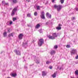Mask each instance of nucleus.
Masks as SVG:
<instances>
[{
	"label": "nucleus",
	"instance_id": "28",
	"mask_svg": "<svg viewBox=\"0 0 78 78\" xmlns=\"http://www.w3.org/2000/svg\"><path fill=\"white\" fill-rule=\"evenodd\" d=\"M50 63V62L48 61H47V62H46V64H49Z\"/></svg>",
	"mask_w": 78,
	"mask_h": 78
},
{
	"label": "nucleus",
	"instance_id": "30",
	"mask_svg": "<svg viewBox=\"0 0 78 78\" xmlns=\"http://www.w3.org/2000/svg\"><path fill=\"white\" fill-rule=\"evenodd\" d=\"M66 47H67V48H70V45H66Z\"/></svg>",
	"mask_w": 78,
	"mask_h": 78
},
{
	"label": "nucleus",
	"instance_id": "32",
	"mask_svg": "<svg viewBox=\"0 0 78 78\" xmlns=\"http://www.w3.org/2000/svg\"><path fill=\"white\" fill-rule=\"evenodd\" d=\"M75 17H73L72 18V20H75Z\"/></svg>",
	"mask_w": 78,
	"mask_h": 78
},
{
	"label": "nucleus",
	"instance_id": "1",
	"mask_svg": "<svg viewBox=\"0 0 78 78\" xmlns=\"http://www.w3.org/2000/svg\"><path fill=\"white\" fill-rule=\"evenodd\" d=\"M54 8L55 9H56L57 11L58 12H59L61 10V9L62 8V6L61 5H55L54 6Z\"/></svg>",
	"mask_w": 78,
	"mask_h": 78
},
{
	"label": "nucleus",
	"instance_id": "24",
	"mask_svg": "<svg viewBox=\"0 0 78 78\" xmlns=\"http://www.w3.org/2000/svg\"><path fill=\"white\" fill-rule=\"evenodd\" d=\"M10 36H12V37H13V35L11 33L10 34H9V37H10Z\"/></svg>",
	"mask_w": 78,
	"mask_h": 78
},
{
	"label": "nucleus",
	"instance_id": "49",
	"mask_svg": "<svg viewBox=\"0 0 78 78\" xmlns=\"http://www.w3.org/2000/svg\"><path fill=\"white\" fill-rule=\"evenodd\" d=\"M30 2V0H29L28 1V2Z\"/></svg>",
	"mask_w": 78,
	"mask_h": 78
},
{
	"label": "nucleus",
	"instance_id": "5",
	"mask_svg": "<svg viewBox=\"0 0 78 78\" xmlns=\"http://www.w3.org/2000/svg\"><path fill=\"white\" fill-rule=\"evenodd\" d=\"M40 17L42 19H45V13H44V12H41Z\"/></svg>",
	"mask_w": 78,
	"mask_h": 78
},
{
	"label": "nucleus",
	"instance_id": "55",
	"mask_svg": "<svg viewBox=\"0 0 78 78\" xmlns=\"http://www.w3.org/2000/svg\"><path fill=\"white\" fill-rule=\"evenodd\" d=\"M77 78H78V77H77Z\"/></svg>",
	"mask_w": 78,
	"mask_h": 78
},
{
	"label": "nucleus",
	"instance_id": "18",
	"mask_svg": "<svg viewBox=\"0 0 78 78\" xmlns=\"http://www.w3.org/2000/svg\"><path fill=\"white\" fill-rule=\"evenodd\" d=\"M56 29L57 30H60L61 29V27H56Z\"/></svg>",
	"mask_w": 78,
	"mask_h": 78
},
{
	"label": "nucleus",
	"instance_id": "48",
	"mask_svg": "<svg viewBox=\"0 0 78 78\" xmlns=\"http://www.w3.org/2000/svg\"><path fill=\"white\" fill-rule=\"evenodd\" d=\"M61 69V67H60L59 69V70H60Z\"/></svg>",
	"mask_w": 78,
	"mask_h": 78
},
{
	"label": "nucleus",
	"instance_id": "47",
	"mask_svg": "<svg viewBox=\"0 0 78 78\" xmlns=\"http://www.w3.org/2000/svg\"><path fill=\"white\" fill-rule=\"evenodd\" d=\"M34 65V64H33V65H30V66H32V65Z\"/></svg>",
	"mask_w": 78,
	"mask_h": 78
},
{
	"label": "nucleus",
	"instance_id": "11",
	"mask_svg": "<svg viewBox=\"0 0 78 78\" xmlns=\"http://www.w3.org/2000/svg\"><path fill=\"white\" fill-rule=\"evenodd\" d=\"M47 75V73H45V71H43L42 72V76H45Z\"/></svg>",
	"mask_w": 78,
	"mask_h": 78
},
{
	"label": "nucleus",
	"instance_id": "45",
	"mask_svg": "<svg viewBox=\"0 0 78 78\" xmlns=\"http://www.w3.org/2000/svg\"><path fill=\"white\" fill-rule=\"evenodd\" d=\"M55 0H53L52 1V2H54Z\"/></svg>",
	"mask_w": 78,
	"mask_h": 78
},
{
	"label": "nucleus",
	"instance_id": "9",
	"mask_svg": "<svg viewBox=\"0 0 78 78\" xmlns=\"http://www.w3.org/2000/svg\"><path fill=\"white\" fill-rule=\"evenodd\" d=\"M76 53V50L74 49H73L71 51V55H73V54H75Z\"/></svg>",
	"mask_w": 78,
	"mask_h": 78
},
{
	"label": "nucleus",
	"instance_id": "34",
	"mask_svg": "<svg viewBox=\"0 0 78 78\" xmlns=\"http://www.w3.org/2000/svg\"><path fill=\"white\" fill-rule=\"evenodd\" d=\"M10 28H8V32H9V33H10Z\"/></svg>",
	"mask_w": 78,
	"mask_h": 78
},
{
	"label": "nucleus",
	"instance_id": "54",
	"mask_svg": "<svg viewBox=\"0 0 78 78\" xmlns=\"http://www.w3.org/2000/svg\"><path fill=\"white\" fill-rule=\"evenodd\" d=\"M74 42H75V41H74Z\"/></svg>",
	"mask_w": 78,
	"mask_h": 78
},
{
	"label": "nucleus",
	"instance_id": "7",
	"mask_svg": "<svg viewBox=\"0 0 78 78\" xmlns=\"http://www.w3.org/2000/svg\"><path fill=\"white\" fill-rule=\"evenodd\" d=\"M27 44H28V41H24V42H23V44H22V45L23 47H25L27 46Z\"/></svg>",
	"mask_w": 78,
	"mask_h": 78
},
{
	"label": "nucleus",
	"instance_id": "13",
	"mask_svg": "<svg viewBox=\"0 0 78 78\" xmlns=\"http://www.w3.org/2000/svg\"><path fill=\"white\" fill-rule=\"evenodd\" d=\"M36 63H37V64H38L40 63V61H39V58L37 59L36 61Z\"/></svg>",
	"mask_w": 78,
	"mask_h": 78
},
{
	"label": "nucleus",
	"instance_id": "2",
	"mask_svg": "<svg viewBox=\"0 0 78 78\" xmlns=\"http://www.w3.org/2000/svg\"><path fill=\"white\" fill-rule=\"evenodd\" d=\"M58 36V34L56 33H54L52 35V36L49 35L48 37L50 39H55V37H56Z\"/></svg>",
	"mask_w": 78,
	"mask_h": 78
},
{
	"label": "nucleus",
	"instance_id": "21",
	"mask_svg": "<svg viewBox=\"0 0 78 78\" xmlns=\"http://www.w3.org/2000/svg\"><path fill=\"white\" fill-rule=\"evenodd\" d=\"M2 3L3 4H5V5H6L8 4V3H5V1H2Z\"/></svg>",
	"mask_w": 78,
	"mask_h": 78
},
{
	"label": "nucleus",
	"instance_id": "3",
	"mask_svg": "<svg viewBox=\"0 0 78 78\" xmlns=\"http://www.w3.org/2000/svg\"><path fill=\"white\" fill-rule=\"evenodd\" d=\"M44 43V39L42 38L40 39L39 40L38 43V46L39 47H41Z\"/></svg>",
	"mask_w": 78,
	"mask_h": 78
},
{
	"label": "nucleus",
	"instance_id": "53",
	"mask_svg": "<svg viewBox=\"0 0 78 78\" xmlns=\"http://www.w3.org/2000/svg\"><path fill=\"white\" fill-rule=\"evenodd\" d=\"M27 1H28V0H27Z\"/></svg>",
	"mask_w": 78,
	"mask_h": 78
},
{
	"label": "nucleus",
	"instance_id": "23",
	"mask_svg": "<svg viewBox=\"0 0 78 78\" xmlns=\"http://www.w3.org/2000/svg\"><path fill=\"white\" fill-rule=\"evenodd\" d=\"M27 17H31V14L30 13H28L27 15Z\"/></svg>",
	"mask_w": 78,
	"mask_h": 78
},
{
	"label": "nucleus",
	"instance_id": "19",
	"mask_svg": "<svg viewBox=\"0 0 78 78\" xmlns=\"http://www.w3.org/2000/svg\"><path fill=\"white\" fill-rule=\"evenodd\" d=\"M12 1L13 3H17V0H10Z\"/></svg>",
	"mask_w": 78,
	"mask_h": 78
},
{
	"label": "nucleus",
	"instance_id": "43",
	"mask_svg": "<svg viewBox=\"0 0 78 78\" xmlns=\"http://www.w3.org/2000/svg\"><path fill=\"white\" fill-rule=\"evenodd\" d=\"M24 68H25V69H27V66H25Z\"/></svg>",
	"mask_w": 78,
	"mask_h": 78
},
{
	"label": "nucleus",
	"instance_id": "12",
	"mask_svg": "<svg viewBox=\"0 0 78 78\" xmlns=\"http://www.w3.org/2000/svg\"><path fill=\"white\" fill-rule=\"evenodd\" d=\"M55 51L52 50L51 51L50 53H51V54L52 55H55Z\"/></svg>",
	"mask_w": 78,
	"mask_h": 78
},
{
	"label": "nucleus",
	"instance_id": "26",
	"mask_svg": "<svg viewBox=\"0 0 78 78\" xmlns=\"http://www.w3.org/2000/svg\"><path fill=\"white\" fill-rule=\"evenodd\" d=\"M37 10H40V7L39 6H37Z\"/></svg>",
	"mask_w": 78,
	"mask_h": 78
},
{
	"label": "nucleus",
	"instance_id": "33",
	"mask_svg": "<svg viewBox=\"0 0 78 78\" xmlns=\"http://www.w3.org/2000/svg\"><path fill=\"white\" fill-rule=\"evenodd\" d=\"M49 24V22H47L46 23V25H48Z\"/></svg>",
	"mask_w": 78,
	"mask_h": 78
},
{
	"label": "nucleus",
	"instance_id": "50",
	"mask_svg": "<svg viewBox=\"0 0 78 78\" xmlns=\"http://www.w3.org/2000/svg\"><path fill=\"white\" fill-rule=\"evenodd\" d=\"M10 9H12V8H10Z\"/></svg>",
	"mask_w": 78,
	"mask_h": 78
},
{
	"label": "nucleus",
	"instance_id": "39",
	"mask_svg": "<svg viewBox=\"0 0 78 78\" xmlns=\"http://www.w3.org/2000/svg\"><path fill=\"white\" fill-rule=\"evenodd\" d=\"M23 58L24 61H26V60H25V56L23 57Z\"/></svg>",
	"mask_w": 78,
	"mask_h": 78
},
{
	"label": "nucleus",
	"instance_id": "15",
	"mask_svg": "<svg viewBox=\"0 0 78 78\" xmlns=\"http://www.w3.org/2000/svg\"><path fill=\"white\" fill-rule=\"evenodd\" d=\"M41 27V25H40V24H37L36 26L35 27V28H39V27Z\"/></svg>",
	"mask_w": 78,
	"mask_h": 78
},
{
	"label": "nucleus",
	"instance_id": "25",
	"mask_svg": "<svg viewBox=\"0 0 78 78\" xmlns=\"http://www.w3.org/2000/svg\"><path fill=\"white\" fill-rule=\"evenodd\" d=\"M38 31H39V32H40V33H42V29H39Z\"/></svg>",
	"mask_w": 78,
	"mask_h": 78
},
{
	"label": "nucleus",
	"instance_id": "38",
	"mask_svg": "<svg viewBox=\"0 0 78 78\" xmlns=\"http://www.w3.org/2000/svg\"><path fill=\"white\" fill-rule=\"evenodd\" d=\"M27 25L28 27H31V25L27 24Z\"/></svg>",
	"mask_w": 78,
	"mask_h": 78
},
{
	"label": "nucleus",
	"instance_id": "40",
	"mask_svg": "<svg viewBox=\"0 0 78 78\" xmlns=\"http://www.w3.org/2000/svg\"><path fill=\"white\" fill-rule=\"evenodd\" d=\"M48 1H47L45 3V5H47V4H48Z\"/></svg>",
	"mask_w": 78,
	"mask_h": 78
},
{
	"label": "nucleus",
	"instance_id": "31",
	"mask_svg": "<svg viewBox=\"0 0 78 78\" xmlns=\"http://www.w3.org/2000/svg\"><path fill=\"white\" fill-rule=\"evenodd\" d=\"M61 3H64V0H61Z\"/></svg>",
	"mask_w": 78,
	"mask_h": 78
},
{
	"label": "nucleus",
	"instance_id": "8",
	"mask_svg": "<svg viewBox=\"0 0 78 78\" xmlns=\"http://www.w3.org/2000/svg\"><path fill=\"white\" fill-rule=\"evenodd\" d=\"M46 16L48 19H51V15L49 14L48 12H47L46 13Z\"/></svg>",
	"mask_w": 78,
	"mask_h": 78
},
{
	"label": "nucleus",
	"instance_id": "20",
	"mask_svg": "<svg viewBox=\"0 0 78 78\" xmlns=\"http://www.w3.org/2000/svg\"><path fill=\"white\" fill-rule=\"evenodd\" d=\"M34 15L35 16H37V12H35L34 13Z\"/></svg>",
	"mask_w": 78,
	"mask_h": 78
},
{
	"label": "nucleus",
	"instance_id": "16",
	"mask_svg": "<svg viewBox=\"0 0 78 78\" xmlns=\"http://www.w3.org/2000/svg\"><path fill=\"white\" fill-rule=\"evenodd\" d=\"M52 76L53 77V78H55V77H56V73H54L53 75H52Z\"/></svg>",
	"mask_w": 78,
	"mask_h": 78
},
{
	"label": "nucleus",
	"instance_id": "6",
	"mask_svg": "<svg viewBox=\"0 0 78 78\" xmlns=\"http://www.w3.org/2000/svg\"><path fill=\"white\" fill-rule=\"evenodd\" d=\"M14 52H15V53H16V54L17 55H21V54L20 53V51L19 50H18L17 49H15L14 51Z\"/></svg>",
	"mask_w": 78,
	"mask_h": 78
},
{
	"label": "nucleus",
	"instance_id": "29",
	"mask_svg": "<svg viewBox=\"0 0 78 78\" xmlns=\"http://www.w3.org/2000/svg\"><path fill=\"white\" fill-rule=\"evenodd\" d=\"M17 20V18H13V21H15V20Z\"/></svg>",
	"mask_w": 78,
	"mask_h": 78
},
{
	"label": "nucleus",
	"instance_id": "52",
	"mask_svg": "<svg viewBox=\"0 0 78 78\" xmlns=\"http://www.w3.org/2000/svg\"><path fill=\"white\" fill-rule=\"evenodd\" d=\"M3 12H2L1 13H3Z\"/></svg>",
	"mask_w": 78,
	"mask_h": 78
},
{
	"label": "nucleus",
	"instance_id": "17",
	"mask_svg": "<svg viewBox=\"0 0 78 78\" xmlns=\"http://www.w3.org/2000/svg\"><path fill=\"white\" fill-rule=\"evenodd\" d=\"M7 33L6 32H5L3 33V35L4 37H6V36H7Z\"/></svg>",
	"mask_w": 78,
	"mask_h": 78
},
{
	"label": "nucleus",
	"instance_id": "27",
	"mask_svg": "<svg viewBox=\"0 0 78 78\" xmlns=\"http://www.w3.org/2000/svg\"><path fill=\"white\" fill-rule=\"evenodd\" d=\"M58 45H55L54 47V48H58Z\"/></svg>",
	"mask_w": 78,
	"mask_h": 78
},
{
	"label": "nucleus",
	"instance_id": "14",
	"mask_svg": "<svg viewBox=\"0 0 78 78\" xmlns=\"http://www.w3.org/2000/svg\"><path fill=\"white\" fill-rule=\"evenodd\" d=\"M16 75L17 74L16 73H12L11 74V76H14V77L16 76Z\"/></svg>",
	"mask_w": 78,
	"mask_h": 78
},
{
	"label": "nucleus",
	"instance_id": "4",
	"mask_svg": "<svg viewBox=\"0 0 78 78\" xmlns=\"http://www.w3.org/2000/svg\"><path fill=\"white\" fill-rule=\"evenodd\" d=\"M17 8H18V6L15 7L12 11V13L11 15L12 16H14L15 14V12L17 11Z\"/></svg>",
	"mask_w": 78,
	"mask_h": 78
},
{
	"label": "nucleus",
	"instance_id": "51",
	"mask_svg": "<svg viewBox=\"0 0 78 78\" xmlns=\"http://www.w3.org/2000/svg\"><path fill=\"white\" fill-rule=\"evenodd\" d=\"M23 16H25V14H23Z\"/></svg>",
	"mask_w": 78,
	"mask_h": 78
},
{
	"label": "nucleus",
	"instance_id": "41",
	"mask_svg": "<svg viewBox=\"0 0 78 78\" xmlns=\"http://www.w3.org/2000/svg\"><path fill=\"white\" fill-rule=\"evenodd\" d=\"M12 21H11V22H10V23H9L10 25H11V24H12Z\"/></svg>",
	"mask_w": 78,
	"mask_h": 78
},
{
	"label": "nucleus",
	"instance_id": "37",
	"mask_svg": "<svg viewBox=\"0 0 78 78\" xmlns=\"http://www.w3.org/2000/svg\"><path fill=\"white\" fill-rule=\"evenodd\" d=\"M49 69H52V66H49Z\"/></svg>",
	"mask_w": 78,
	"mask_h": 78
},
{
	"label": "nucleus",
	"instance_id": "10",
	"mask_svg": "<svg viewBox=\"0 0 78 78\" xmlns=\"http://www.w3.org/2000/svg\"><path fill=\"white\" fill-rule=\"evenodd\" d=\"M23 35L22 34H20L18 36L19 39H20V40L22 39V38H23Z\"/></svg>",
	"mask_w": 78,
	"mask_h": 78
},
{
	"label": "nucleus",
	"instance_id": "46",
	"mask_svg": "<svg viewBox=\"0 0 78 78\" xmlns=\"http://www.w3.org/2000/svg\"><path fill=\"white\" fill-rule=\"evenodd\" d=\"M71 25H74V24H73V23H72L71 24Z\"/></svg>",
	"mask_w": 78,
	"mask_h": 78
},
{
	"label": "nucleus",
	"instance_id": "44",
	"mask_svg": "<svg viewBox=\"0 0 78 78\" xmlns=\"http://www.w3.org/2000/svg\"><path fill=\"white\" fill-rule=\"evenodd\" d=\"M67 22H70V20H68L67 21Z\"/></svg>",
	"mask_w": 78,
	"mask_h": 78
},
{
	"label": "nucleus",
	"instance_id": "42",
	"mask_svg": "<svg viewBox=\"0 0 78 78\" xmlns=\"http://www.w3.org/2000/svg\"><path fill=\"white\" fill-rule=\"evenodd\" d=\"M5 53L4 51H2V52H1V54H2V53Z\"/></svg>",
	"mask_w": 78,
	"mask_h": 78
},
{
	"label": "nucleus",
	"instance_id": "36",
	"mask_svg": "<svg viewBox=\"0 0 78 78\" xmlns=\"http://www.w3.org/2000/svg\"><path fill=\"white\" fill-rule=\"evenodd\" d=\"M75 9H76V11H78V8H76Z\"/></svg>",
	"mask_w": 78,
	"mask_h": 78
},
{
	"label": "nucleus",
	"instance_id": "22",
	"mask_svg": "<svg viewBox=\"0 0 78 78\" xmlns=\"http://www.w3.org/2000/svg\"><path fill=\"white\" fill-rule=\"evenodd\" d=\"M75 75H78V70H76L75 71Z\"/></svg>",
	"mask_w": 78,
	"mask_h": 78
},
{
	"label": "nucleus",
	"instance_id": "35",
	"mask_svg": "<svg viewBox=\"0 0 78 78\" xmlns=\"http://www.w3.org/2000/svg\"><path fill=\"white\" fill-rule=\"evenodd\" d=\"M62 26V25L61 24H59V25H58V27H61Z\"/></svg>",
	"mask_w": 78,
	"mask_h": 78
}]
</instances>
